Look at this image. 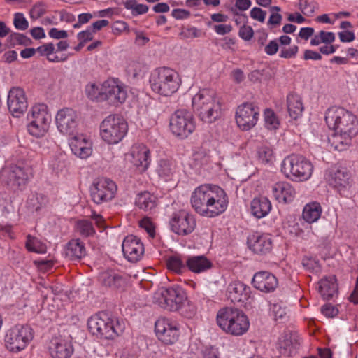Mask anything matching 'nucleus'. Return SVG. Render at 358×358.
Listing matches in <instances>:
<instances>
[{
	"mask_svg": "<svg viewBox=\"0 0 358 358\" xmlns=\"http://www.w3.org/2000/svg\"><path fill=\"white\" fill-rule=\"evenodd\" d=\"M190 203L196 213L213 218L225 212L229 205V197L220 186L203 184L194 189Z\"/></svg>",
	"mask_w": 358,
	"mask_h": 358,
	"instance_id": "nucleus-1",
	"label": "nucleus"
},
{
	"mask_svg": "<svg viewBox=\"0 0 358 358\" xmlns=\"http://www.w3.org/2000/svg\"><path fill=\"white\" fill-rule=\"evenodd\" d=\"M192 107L197 116L207 123L214 122L222 114L220 99L210 89L199 90L192 99Z\"/></svg>",
	"mask_w": 358,
	"mask_h": 358,
	"instance_id": "nucleus-2",
	"label": "nucleus"
},
{
	"mask_svg": "<svg viewBox=\"0 0 358 358\" xmlns=\"http://www.w3.org/2000/svg\"><path fill=\"white\" fill-rule=\"evenodd\" d=\"M89 331L94 336L106 340H113L122 335L125 329L123 320L111 317L106 312L91 316L87 321Z\"/></svg>",
	"mask_w": 358,
	"mask_h": 358,
	"instance_id": "nucleus-3",
	"label": "nucleus"
},
{
	"mask_svg": "<svg viewBox=\"0 0 358 358\" xmlns=\"http://www.w3.org/2000/svg\"><path fill=\"white\" fill-rule=\"evenodd\" d=\"M216 321L223 331L236 336L246 333L250 327L249 320L242 310L229 307L217 312Z\"/></svg>",
	"mask_w": 358,
	"mask_h": 358,
	"instance_id": "nucleus-4",
	"label": "nucleus"
},
{
	"mask_svg": "<svg viewBox=\"0 0 358 358\" xmlns=\"http://www.w3.org/2000/svg\"><path fill=\"white\" fill-rule=\"evenodd\" d=\"M152 90L164 96L176 92L180 85V78L177 71L168 67L155 69L150 76Z\"/></svg>",
	"mask_w": 358,
	"mask_h": 358,
	"instance_id": "nucleus-5",
	"label": "nucleus"
},
{
	"mask_svg": "<svg viewBox=\"0 0 358 358\" xmlns=\"http://www.w3.org/2000/svg\"><path fill=\"white\" fill-rule=\"evenodd\" d=\"M325 122L336 132L358 134V120L350 111L341 107H331L326 111Z\"/></svg>",
	"mask_w": 358,
	"mask_h": 358,
	"instance_id": "nucleus-6",
	"label": "nucleus"
},
{
	"mask_svg": "<svg viewBox=\"0 0 358 358\" xmlns=\"http://www.w3.org/2000/svg\"><path fill=\"white\" fill-rule=\"evenodd\" d=\"M282 172L293 181H306L313 171V165L304 156L292 154L286 157L282 162Z\"/></svg>",
	"mask_w": 358,
	"mask_h": 358,
	"instance_id": "nucleus-7",
	"label": "nucleus"
},
{
	"mask_svg": "<svg viewBox=\"0 0 358 358\" xmlns=\"http://www.w3.org/2000/svg\"><path fill=\"white\" fill-rule=\"evenodd\" d=\"M127 131V122L117 115H108L100 124V136L108 145L120 143L126 136Z\"/></svg>",
	"mask_w": 358,
	"mask_h": 358,
	"instance_id": "nucleus-8",
	"label": "nucleus"
},
{
	"mask_svg": "<svg viewBox=\"0 0 358 358\" xmlns=\"http://www.w3.org/2000/svg\"><path fill=\"white\" fill-rule=\"evenodd\" d=\"M34 331L27 324H16L7 330L4 342L7 350L19 352L27 348L33 340Z\"/></svg>",
	"mask_w": 358,
	"mask_h": 358,
	"instance_id": "nucleus-9",
	"label": "nucleus"
},
{
	"mask_svg": "<svg viewBox=\"0 0 358 358\" xmlns=\"http://www.w3.org/2000/svg\"><path fill=\"white\" fill-rule=\"evenodd\" d=\"M27 119L29 121L27 129L31 136L40 138L45 135L51 122V116L48 112L46 105H34L28 113Z\"/></svg>",
	"mask_w": 358,
	"mask_h": 358,
	"instance_id": "nucleus-10",
	"label": "nucleus"
},
{
	"mask_svg": "<svg viewBox=\"0 0 358 358\" xmlns=\"http://www.w3.org/2000/svg\"><path fill=\"white\" fill-rule=\"evenodd\" d=\"M196 128L192 114L185 109L177 110L170 120L171 132L180 138H187Z\"/></svg>",
	"mask_w": 358,
	"mask_h": 358,
	"instance_id": "nucleus-11",
	"label": "nucleus"
},
{
	"mask_svg": "<svg viewBox=\"0 0 358 358\" xmlns=\"http://www.w3.org/2000/svg\"><path fill=\"white\" fill-rule=\"evenodd\" d=\"M116 183L108 178L95 179L90 187V195L96 204H101L111 201L117 193Z\"/></svg>",
	"mask_w": 358,
	"mask_h": 358,
	"instance_id": "nucleus-12",
	"label": "nucleus"
},
{
	"mask_svg": "<svg viewBox=\"0 0 358 358\" xmlns=\"http://www.w3.org/2000/svg\"><path fill=\"white\" fill-rule=\"evenodd\" d=\"M155 331L160 341L166 345H172L179 338L180 324L171 318L159 317L155 323Z\"/></svg>",
	"mask_w": 358,
	"mask_h": 358,
	"instance_id": "nucleus-13",
	"label": "nucleus"
},
{
	"mask_svg": "<svg viewBox=\"0 0 358 358\" xmlns=\"http://www.w3.org/2000/svg\"><path fill=\"white\" fill-rule=\"evenodd\" d=\"M259 108L254 103L245 102L238 106L236 110V122L242 131H249L257 123Z\"/></svg>",
	"mask_w": 358,
	"mask_h": 358,
	"instance_id": "nucleus-14",
	"label": "nucleus"
},
{
	"mask_svg": "<svg viewBox=\"0 0 358 358\" xmlns=\"http://www.w3.org/2000/svg\"><path fill=\"white\" fill-rule=\"evenodd\" d=\"M103 101L111 106L123 103L127 97V90L118 79L109 78L103 82Z\"/></svg>",
	"mask_w": 358,
	"mask_h": 358,
	"instance_id": "nucleus-15",
	"label": "nucleus"
},
{
	"mask_svg": "<svg viewBox=\"0 0 358 358\" xmlns=\"http://www.w3.org/2000/svg\"><path fill=\"white\" fill-rule=\"evenodd\" d=\"M169 224L171 229L179 236H187L195 229L196 223L194 216L185 210L173 214Z\"/></svg>",
	"mask_w": 358,
	"mask_h": 358,
	"instance_id": "nucleus-16",
	"label": "nucleus"
},
{
	"mask_svg": "<svg viewBox=\"0 0 358 358\" xmlns=\"http://www.w3.org/2000/svg\"><path fill=\"white\" fill-rule=\"evenodd\" d=\"M6 173L7 183L13 189H22L32 176L31 169L23 163L11 165Z\"/></svg>",
	"mask_w": 358,
	"mask_h": 358,
	"instance_id": "nucleus-17",
	"label": "nucleus"
},
{
	"mask_svg": "<svg viewBox=\"0 0 358 358\" xmlns=\"http://www.w3.org/2000/svg\"><path fill=\"white\" fill-rule=\"evenodd\" d=\"M59 131L66 135H72L77 129L78 116L77 113L70 108L59 110L55 117Z\"/></svg>",
	"mask_w": 358,
	"mask_h": 358,
	"instance_id": "nucleus-18",
	"label": "nucleus"
},
{
	"mask_svg": "<svg viewBox=\"0 0 358 358\" xmlns=\"http://www.w3.org/2000/svg\"><path fill=\"white\" fill-rule=\"evenodd\" d=\"M8 108L14 117H20L27 109L28 102L24 90L20 87H13L8 95Z\"/></svg>",
	"mask_w": 358,
	"mask_h": 358,
	"instance_id": "nucleus-19",
	"label": "nucleus"
},
{
	"mask_svg": "<svg viewBox=\"0 0 358 358\" xmlns=\"http://www.w3.org/2000/svg\"><path fill=\"white\" fill-rule=\"evenodd\" d=\"M301 338L295 332H285L276 343L277 356L290 357L295 354L301 345Z\"/></svg>",
	"mask_w": 358,
	"mask_h": 358,
	"instance_id": "nucleus-20",
	"label": "nucleus"
},
{
	"mask_svg": "<svg viewBox=\"0 0 358 358\" xmlns=\"http://www.w3.org/2000/svg\"><path fill=\"white\" fill-rule=\"evenodd\" d=\"M124 256L131 262L139 261L144 254V245L141 240L134 235L126 236L122 242Z\"/></svg>",
	"mask_w": 358,
	"mask_h": 358,
	"instance_id": "nucleus-21",
	"label": "nucleus"
},
{
	"mask_svg": "<svg viewBox=\"0 0 358 358\" xmlns=\"http://www.w3.org/2000/svg\"><path fill=\"white\" fill-rule=\"evenodd\" d=\"M325 178L341 195H345L351 185L350 173L344 169L331 170L326 174Z\"/></svg>",
	"mask_w": 358,
	"mask_h": 358,
	"instance_id": "nucleus-22",
	"label": "nucleus"
},
{
	"mask_svg": "<svg viewBox=\"0 0 358 358\" xmlns=\"http://www.w3.org/2000/svg\"><path fill=\"white\" fill-rule=\"evenodd\" d=\"M248 248L258 255H266L272 249V240L269 235L255 232L247 239Z\"/></svg>",
	"mask_w": 358,
	"mask_h": 358,
	"instance_id": "nucleus-23",
	"label": "nucleus"
},
{
	"mask_svg": "<svg viewBox=\"0 0 358 358\" xmlns=\"http://www.w3.org/2000/svg\"><path fill=\"white\" fill-rule=\"evenodd\" d=\"M69 145L72 152L81 159H87L92 153V143L90 138L83 134L70 138Z\"/></svg>",
	"mask_w": 358,
	"mask_h": 358,
	"instance_id": "nucleus-24",
	"label": "nucleus"
},
{
	"mask_svg": "<svg viewBox=\"0 0 358 358\" xmlns=\"http://www.w3.org/2000/svg\"><path fill=\"white\" fill-rule=\"evenodd\" d=\"M252 284L257 289L268 293L273 292L278 285L276 277L268 271H259L256 273L252 279Z\"/></svg>",
	"mask_w": 358,
	"mask_h": 358,
	"instance_id": "nucleus-25",
	"label": "nucleus"
},
{
	"mask_svg": "<svg viewBox=\"0 0 358 358\" xmlns=\"http://www.w3.org/2000/svg\"><path fill=\"white\" fill-rule=\"evenodd\" d=\"M132 164L140 172L145 171L151 161L150 151L143 144H136L131 148Z\"/></svg>",
	"mask_w": 358,
	"mask_h": 358,
	"instance_id": "nucleus-26",
	"label": "nucleus"
},
{
	"mask_svg": "<svg viewBox=\"0 0 358 358\" xmlns=\"http://www.w3.org/2000/svg\"><path fill=\"white\" fill-rule=\"evenodd\" d=\"M273 197L282 203H291L296 195V191L291 184L287 182H278L271 187Z\"/></svg>",
	"mask_w": 358,
	"mask_h": 358,
	"instance_id": "nucleus-27",
	"label": "nucleus"
},
{
	"mask_svg": "<svg viewBox=\"0 0 358 358\" xmlns=\"http://www.w3.org/2000/svg\"><path fill=\"white\" fill-rule=\"evenodd\" d=\"M227 293L232 303H244L250 297V288L242 282L234 281L229 285Z\"/></svg>",
	"mask_w": 358,
	"mask_h": 358,
	"instance_id": "nucleus-28",
	"label": "nucleus"
},
{
	"mask_svg": "<svg viewBox=\"0 0 358 358\" xmlns=\"http://www.w3.org/2000/svg\"><path fill=\"white\" fill-rule=\"evenodd\" d=\"M317 290L324 300H331L337 296L338 287L334 275L325 276L318 282Z\"/></svg>",
	"mask_w": 358,
	"mask_h": 358,
	"instance_id": "nucleus-29",
	"label": "nucleus"
},
{
	"mask_svg": "<svg viewBox=\"0 0 358 358\" xmlns=\"http://www.w3.org/2000/svg\"><path fill=\"white\" fill-rule=\"evenodd\" d=\"M187 268L194 273L207 271L213 266L212 262L205 255H192L185 257Z\"/></svg>",
	"mask_w": 358,
	"mask_h": 358,
	"instance_id": "nucleus-30",
	"label": "nucleus"
},
{
	"mask_svg": "<svg viewBox=\"0 0 358 358\" xmlns=\"http://www.w3.org/2000/svg\"><path fill=\"white\" fill-rule=\"evenodd\" d=\"M86 254L85 243L78 238L70 240L65 246V256L69 260L79 261Z\"/></svg>",
	"mask_w": 358,
	"mask_h": 358,
	"instance_id": "nucleus-31",
	"label": "nucleus"
},
{
	"mask_svg": "<svg viewBox=\"0 0 358 358\" xmlns=\"http://www.w3.org/2000/svg\"><path fill=\"white\" fill-rule=\"evenodd\" d=\"M73 351L71 344L62 338H55L52 341L50 347V358H69Z\"/></svg>",
	"mask_w": 358,
	"mask_h": 358,
	"instance_id": "nucleus-32",
	"label": "nucleus"
},
{
	"mask_svg": "<svg viewBox=\"0 0 358 358\" xmlns=\"http://www.w3.org/2000/svg\"><path fill=\"white\" fill-rule=\"evenodd\" d=\"M169 297V311H178L187 301L186 294L179 286L169 287V292L167 294Z\"/></svg>",
	"mask_w": 358,
	"mask_h": 358,
	"instance_id": "nucleus-33",
	"label": "nucleus"
},
{
	"mask_svg": "<svg viewBox=\"0 0 358 358\" xmlns=\"http://www.w3.org/2000/svg\"><path fill=\"white\" fill-rule=\"evenodd\" d=\"M271 208V203L266 197H255L250 202L251 214L258 219L266 217Z\"/></svg>",
	"mask_w": 358,
	"mask_h": 358,
	"instance_id": "nucleus-34",
	"label": "nucleus"
},
{
	"mask_svg": "<svg viewBox=\"0 0 358 358\" xmlns=\"http://www.w3.org/2000/svg\"><path fill=\"white\" fill-rule=\"evenodd\" d=\"M157 197L148 191L138 193L135 199V205L141 210L152 211L157 206Z\"/></svg>",
	"mask_w": 358,
	"mask_h": 358,
	"instance_id": "nucleus-35",
	"label": "nucleus"
},
{
	"mask_svg": "<svg viewBox=\"0 0 358 358\" xmlns=\"http://www.w3.org/2000/svg\"><path fill=\"white\" fill-rule=\"evenodd\" d=\"M287 110L289 116L296 120L299 117L303 111V105L301 98L298 94L290 93L287 96Z\"/></svg>",
	"mask_w": 358,
	"mask_h": 358,
	"instance_id": "nucleus-36",
	"label": "nucleus"
},
{
	"mask_svg": "<svg viewBox=\"0 0 358 358\" xmlns=\"http://www.w3.org/2000/svg\"><path fill=\"white\" fill-rule=\"evenodd\" d=\"M322 212V207L318 202H311L305 205L302 217L307 223L312 224L320 219Z\"/></svg>",
	"mask_w": 358,
	"mask_h": 358,
	"instance_id": "nucleus-37",
	"label": "nucleus"
},
{
	"mask_svg": "<svg viewBox=\"0 0 358 358\" xmlns=\"http://www.w3.org/2000/svg\"><path fill=\"white\" fill-rule=\"evenodd\" d=\"M357 134L350 133L336 132L332 136L331 144L335 150L343 151L346 150L351 144L352 138Z\"/></svg>",
	"mask_w": 358,
	"mask_h": 358,
	"instance_id": "nucleus-38",
	"label": "nucleus"
},
{
	"mask_svg": "<svg viewBox=\"0 0 358 358\" xmlns=\"http://www.w3.org/2000/svg\"><path fill=\"white\" fill-rule=\"evenodd\" d=\"M85 91L90 99L98 102L103 101V83L101 84L90 83L85 86Z\"/></svg>",
	"mask_w": 358,
	"mask_h": 358,
	"instance_id": "nucleus-39",
	"label": "nucleus"
},
{
	"mask_svg": "<svg viewBox=\"0 0 358 358\" xmlns=\"http://www.w3.org/2000/svg\"><path fill=\"white\" fill-rule=\"evenodd\" d=\"M169 292V287H162L157 289L152 295V303L159 306L162 308L169 310V297L168 298V293Z\"/></svg>",
	"mask_w": 358,
	"mask_h": 358,
	"instance_id": "nucleus-40",
	"label": "nucleus"
},
{
	"mask_svg": "<svg viewBox=\"0 0 358 358\" xmlns=\"http://www.w3.org/2000/svg\"><path fill=\"white\" fill-rule=\"evenodd\" d=\"M25 248L31 252L45 254L47 252L45 244L43 243L38 238L30 234L27 236Z\"/></svg>",
	"mask_w": 358,
	"mask_h": 358,
	"instance_id": "nucleus-41",
	"label": "nucleus"
},
{
	"mask_svg": "<svg viewBox=\"0 0 358 358\" xmlns=\"http://www.w3.org/2000/svg\"><path fill=\"white\" fill-rule=\"evenodd\" d=\"M167 268L176 273H183L186 268L185 259H182L179 255H174L168 258L166 260Z\"/></svg>",
	"mask_w": 358,
	"mask_h": 358,
	"instance_id": "nucleus-42",
	"label": "nucleus"
},
{
	"mask_svg": "<svg viewBox=\"0 0 358 358\" xmlns=\"http://www.w3.org/2000/svg\"><path fill=\"white\" fill-rule=\"evenodd\" d=\"M100 279L105 286L113 288L119 287L122 282V278L113 271H106L101 273Z\"/></svg>",
	"mask_w": 358,
	"mask_h": 358,
	"instance_id": "nucleus-43",
	"label": "nucleus"
},
{
	"mask_svg": "<svg viewBox=\"0 0 358 358\" xmlns=\"http://www.w3.org/2000/svg\"><path fill=\"white\" fill-rule=\"evenodd\" d=\"M76 231L83 237H90L95 234L92 222L87 220H78L76 224Z\"/></svg>",
	"mask_w": 358,
	"mask_h": 358,
	"instance_id": "nucleus-44",
	"label": "nucleus"
},
{
	"mask_svg": "<svg viewBox=\"0 0 358 358\" xmlns=\"http://www.w3.org/2000/svg\"><path fill=\"white\" fill-rule=\"evenodd\" d=\"M175 171L174 164L168 159H161L157 169L158 173L162 177H169Z\"/></svg>",
	"mask_w": 358,
	"mask_h": 358,
	"instance_id": "nucleus-45",
	"label": "nucleus"
},
{
	"mask_svg": "<svg viewBox=\"0 0 358 358\" xmlns=\"http://www.w3.org/2000/svg\"><path fill=\"white\" fill-rule=\"evenodd\" d=\"M259 159L264 164L272 162L275 158L273 149L268 145H262L257 150Z\"/></svg>",
	"mask_w": 358,
	"mask_h": 358,
	"instance_id": "nucleus-46",
	"label": "nucleus"
},
{
	"mask_svg": "<svg viewBox=\"0 0 358 358\" xmlns=\"http://www.w3.org/2000/svg\"><path fill=\"white\" fill-rule=\"evenodd\" d=\"M124 7L131 10L134 15L145 14L148 11V6L145 4L137 3L136 0H129L124 3Z\"/></svg>",
	"mask_w": 358,
	"mask_h": 358,
	"instance_id": "nucleus-47",
	"label": "nucleus"
},
{
	"mask_svg": "<svg viewBox=\"0 0 358 358\" xmlns=\"http://www.w3.org/2000/svg\"><path fill=\"white\" fill-rule=\"evenodd\" d=\"M265 126L270 130L276 129L279 126V120L271 109H266L264 111Z\"/></svg>",
	"mask_w": 358,
	"mask_h": 358,
	"instance_id": "nucleus-48",
	"label": "nucleus"
},
{
	"mask_svg": "<svg viewBox=\"0 0 358 358\" xmlns=\"http://www.w3.org/2000/svg\"><path fill=\"white\" fill-rule=\"evenodd\" d=\"M272 313L275 320L287 318V310L282 303H274L271 307Z\"/></svg>",
	"mask_w": 358,
	"mask_h": 358,
	"instance_id": "nucleus-49",
	"label": "nucleus"
},
{
	"mask_svg": "<svg viewBox=\"0 0 358 358\" xmlns=\"http://www.w3.org/2000/svg\"><path fill=\"white\" fill-rule=\"evenodd\" d=\"M299 8L305 15H311L316 8V4L313 1L308 0H299Z\"/></svg>",
	"mask_w": 358,
	"mask_h": 358,
	"instance_id": "nucleus-50",
	"label": "nucleus"
},
{
	"mask_svg": "<svg viewBox=\"0 0 358 358\" xmlns=\"http://www.w3.org/2000/svg\"><path fill=\"white\" fill-rule=\"evenodd\" d=\"M201 32L196 27H192L184 29L180 34L183 39H192L201 36Z\"/></svg>",
	"mask_w": 358,
	"mask_h": 358,
	"instance_id": "nucleus-51",
	"label": "nucleus"
},
{
	"mask_svg": "<svg viewBox=\"0 0 358 358\" xmlns=\"http://www.w3.org/2000/svg\"><path fill=\"white\" fill-rule=\"evenodd\" d=\"M13 24L17 29L25 30L28 28L29 23L22 13H17L15 15Z\"/></svg>",
	"mask_w": 358,
	"mask_h": 358,
	"instance_id": "nucleus-52",
	"label": "nucleus"
},
{
	"mask_svg": "<svg viewBox=\"0 0 358 358\" xmlns=\"http://www.w3.org/2000/svg\"><path fill=\"white\" fill-rule=\"evenodd\" d=\"M266 14L267 13L265 10H263L262 8L258 7H254L250 13V17L253 20H257L260 22H264Z\"/></svg>",
	"mask_w": 358,
	"mask_h": 358,
	"instance_id": "nucleus-53",
	"label": "nucleus"
},
{
	"mask_svg": "<svg viewBox=\"0 0 358 358\" xmlns=\"http://www.w3.org/2000/svg\"><path fill=\"white\" fill-rule=\"evenodd\" d=\"M254 35V31L250 26L243 25L238 31V36L244 41H250Z\"/></svg>",
	"mask_w": 358,
	"mask_h": 358,
	"instance_id": "nucleus-54",
	"label": "nucleus"
},
{
	"mask_svg": "<svg viewBox=\"0 0 358 358\" xmlns=\"http://www.w3.org/2000/svg\"><path fill=\"white\" fill-rule=\"evenodd\" d=\"M55 45L53 43H46L43 45L39 46L37 48L36 52L39 53L40 55L44 56L45 55L47 57V59L48 58V55H52L55 51Z\"/></svg>",
	"mask_w": 358,
	"mask_h": 358,
	"instance_id": "nucleus-55",
	"label": "nucleus"
},
{
	"mask_svg": "<svg viewBox=\"0 0 358 358\" xmlns=\"http://www.w3.org/2000/svg\"><path fill=\"white\" fill-rule=\"evenodd\" d=\"M322 313L327 317H334L338 313V310L330 303H327L321 308Z\"/></svg>",
	"mask_w": 358,
	"mask_h": 358,
	"instance_id": "nucleus-56",
	"label": "nucleus"
},
{
	"mask_svg": "<svg viewBox=\"0 0 358 358\" xmlns=\"http://www.w3.org/2000/svg\"><path fill=\"white\" fill-rule=\"evenodd\" d=\"M299 50L297 45H293L289 48H282L280 53V57L282 58L289 59L294 57Z\"/></svg>",
	"mask_w": 358,
	"mask_h": 358,
	"instance_id": "nucleus-57",
	"label": "nucleus"
},
{
	"mask_svg": "<svg viewBox=\"0 0 358 358\" xmlns=\"http://www.w3.org/2000/svg\"><path fill=\"white\" fill-rule=\"evenodd\" d=\"M140 227L145 229L150 236L153 237L155 236V227L148 217H144L141 220Z\"/></svg>",
	"mask_w": 358,
	"mask_h": 358,
	"instance_id": "nucleus-58",
	"label": "nucleus"
},
{
	"mask_svg": "<svg viewBox=\"0 0 358 358\" xmlns=\"http://www.w3.org/2000/svg\"><path fill=\"white\" fill-rule=\"evenodd\" d=\"M93 31L91 27H88L86 30L80 31L78 34V40L83 43L92 41L93 39Z\"/></svg>",
	"mask_w": 358,
	"mask_h": 358,
	"instance_id": "nucleus-59",
	"label": "nucleus"
},
{
	"mask_svg": "<svg viewBox=\"0 0 358 358\" xmlns=\"http://www.w3.org/2000/svg\"><path fill=\"white\" fill-rule=\"evenodd\" d=\"M282 16L280 13H271L267 24L270 29H273L280 24Z\"/></svg>",
	"mask_w": 358,
	"mask_h": 358,
	"instance_id": "nucleus-60",
	"label": "nucleus"
},
{
	"mask_svg": "<svg viewBox=\"0 0 358 358\" xmlns=\"http://www.w3.org/2000/svg\"><path fill=\"white\" fill-rule=\"evenodd\" d=\"M279 49V45L277 40H271L265 47L264 52L268 55H275Z\"/></svg>",
	"mask_w": 358,
	"mask_h": 358,
	"instance_id": "nucleus-61",
	"label": "nucleus"
},
{
	"mask_svg": "<svg viewBox=\"0 0 358 358\" xmlns=\"http://www.w3.org/2000/svg\"><path fill=\"white\" fill-rule=\"evenodd\" d=\"M171 15L176 20L187 19L190 16V13L185 9H173Z\"/></svg>",
	"mask_w": 358,
	"mask_h": 358,
	"instance_id": "nucleus-62",
	"label": "nucleus"
},
{
	"mask_svg": "<svg viewBox=\"0 0 358 358\" xmlns=\"http://www.w3.org/2000/svg\"><path fill=\"white\" fill-rule=\"evenodd\" d=\"M50 37L55 39L66 38L68 36V34L64 30H59L57 28H52L48 33Z\"/></svg>",
	"mask_w": 358,
	"mask_h": 358,
	"instance_id": "nucleus-63",
	"label": "nucleus"
},
{
	"mask_svg": "<svg viewBox=\"0 0 358 358\" xmlns=\"http://www.w3.org/2000/svg\"><path fill=\"white\" fill-rule=\"evenodd\" d=\"M320 40L322 43H331L335 41V35L333 32H327L324 31H320L319 32Z\"/></svg>",
	"mask_w": 358,
	"mask_h": 358,
	"instance_id": "nucleus-64",
	"label": "nucleus"
}]
</instances>
